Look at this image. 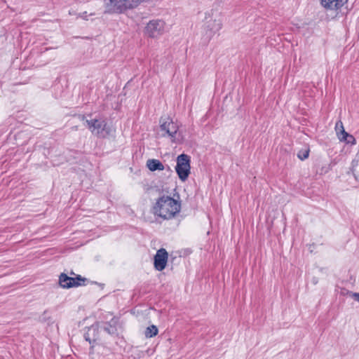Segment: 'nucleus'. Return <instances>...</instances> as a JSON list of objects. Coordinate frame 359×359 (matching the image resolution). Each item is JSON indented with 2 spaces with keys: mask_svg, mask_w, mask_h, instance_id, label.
Here are the masks:
<instances>
[{
  "mask_svg": "<svg viewBox=\"0 0 359 359\" xmlns=\"http://www.w3.org/2000/svg\"><path fill=\"white\" fill-rule=\"evenodd\" d=\"M165 23L161 20H150L145 27V34L151 38L158 37L165 32Z\"/></svg>",
  "mask_w": 359,
  "mask_h": 359,
  "instance_id": "obj_5",
  "label": "nucleus"
},
{
  "mask_svg": "<svg viewBox=\"0 0 359 359\" xmlns=\"http://www.w3.org/2000/svg\"><path fill=\"white\" fill-rule=\"evenodd\" d=\"M158 330L156 325H151L146 328L144 335L147 338H151L157 335Z\"/></svg>",
  "mask_w": 359,
  "mask_h": 359,
  "instance_id": "obj_13",
  "label": "nucleus"
},
{
  "mask_svg": "<svg viewBox=\"0 0 359 359\" xmlns=\"http://www.w3.org/2000/svg\"><path fill=\"white\" fill-rule=\"evenodd\" d=\"M161 130L164 132L163 136L168 137L172 142H179L180 139L177 137L179 127L176 123H175L170 118H161Z\"/></svg>",
  "mask_w": 359,
  "mask_h": 359,
  "instance_id": "obj_3",
  "label": "nucleus"
},
{
  "mask_svg": "<svg viewBox=\"0 0 359 359\" xmlns=\"http://www.w3.org/2000/svg\"><path fill=\"white\" fill-rule=\"evenodd\" d=\"M348 0H320L321 5L326 9L337 11L347 3Z\"/></svg>",
  "mask_w": 359,
  "mask_h": 359,
  "instance_id": "obj_9",
  "label": "nucleus"
},
{
  "mask_svg": "<svg viewBox=\"0 0 359 359\" xmlns=\"http://www.w3.org/2000/svg\"><path fill=\"white\" fill-rule=\"evenodd\" d=\"M95 332V329L94 328H90L88 330V331L84 334V338L85 339L88 341L90 344H92V342H95V339H91L90 338V332Z\"/></svg>",
  "mask_w": 359,
  "mask_h": 359,
  "instance_id": "obj_15",
  "label": "nucleus"
},
{
  "mask_svg": "<svg viewBox=\"0 0 359 359\" xmlns=\"http://www.w3.org/2000/svg\"><path fill=\"white\" fill-rule=\"evenodd\" d=\"M147 166L151 171L163 170L164 165L157 159H149L147 161Z\"/></svg>",
  "mask_w": 359,
  "mask_h": 359,
  "instance_id": "obj_11",
  "label": "nucleus"
},
{
  "mask_svg": "<svg viewBox=\"0 0 359 359\" xmlns=\"http://www.w3.org/2000/svg\"><path fill=\"white\" fill-rule=\"evenodd\" d=\"M190 169V157L184 154L179 155L177 158L175 170L182 181H185L188 178Z\"/></svg>",
  "mask_w": 359,
  "mask_h": 359,
  "instance_id": "obj_4",
  "label": "nucleus"
},
{
  "mask_svg": "<svg viewBox=\"0 0 359 359\" xmlns=\"http://www.w3.org/2000/svg\"><path fill=\"white\" fill-rule=\"evenodd\" d=\"M79 280H85L80 275L76 278H72L67 276L65 273H61L59 277L60 285L63 288H70L73 287H78L81 285Z\"/></svg>",
  "mask_w": 359,
  "mask_h": 359,
  "instance_id": "obj_7",
  "label": "nucleus"
},
{
  "mask_svg": "<svg viewBox=\"0 0 359 359\" xmlns=\"http://www.w3.org/2000/svg\"><path fill=\"white\" fill-rule=\"evenodd\" d=\"M340 125L341 128V136H339V139L340 141L346 142L347 144H351V145H355L356 144V140L355 137L352 135L346 133L344 128L343 123L340 122L337 124Z\"/></svg>",
  "mask_w": 359,
  "mask_h": 359,
  "instance_id": "obj_10",
  "label": "nucleus"
},
{
  "mask_svg": "<svg viewBox=\"0 0 359 359\" xmlns=\"http://www.w3.org/2000/svg\"><path fill=\"white\" fill-rule=\"evenodd\" d=\"M309 149L301 150L298 152L297 156L300 160L303 161V160L306 159L309 157Z\"/></svg>",
  "mask_w": 359,
  "mask_h": 359,
  "instance_id": "obj_14",
  "label": "nucleus"
},
{
  "mask_svg": "<svg viewBox=\"0 0 359 359\" xmlns=\"http://www.w3.org/2000/svg\"><path fill=\"white\" fill-rule=\"evenodd\" d=\"M102 328L104 332L111 335L115 334L117 331L116 327L115 326L114 324H111V323H103Z\"/></svg>",
  "mask_w": 359,
  "mask_h": 359,
  "instance_id": "obj_12",
  "label": "nucleus"
},
{
  "mask_svg": "<svg viewBox=\"0 0 359 359\" xmlns=\"http://www.w3.org/2000/svg\"><path fill=\"white\" fill-rule=\"evenodd\" d=\"M353 297L355 301L359 302V293H356V292L353 293Z\"/></svg>",
  "mask_w": 359,
  "mask_h": 359,
  "instance_id": "obj_18",
  "label": "nucleus"
},
{
  "mask_svg": "<svg viewBox=\"0 0 359 359\" xmlns=\"http://www.w3.org/2000/svg\"><path fill=\"white\" fill-rule=\"evenodd\" d=\"M86 123L88 128L92 132V133L98 137H104V132L107 126L104 121L95 118L86 120Z\"/></svg>",
  "mask_w": 359,
  "mask_h": 359,
  "instance_id": "obj_6",
  "label": "nucleus"
},
{
  "mask_svg": "<svg viewBox=\"0 0 359 359\" xmlns=\"http://www.w3.org/2000/svg\"><path fill=\"white\" fill-rule=\"evenodd\" d=\"M79 17L81 18H83L84 20H88V18H87V17H88L87 12L85 11V12H83L81 13H79Z\"/></svg>",
  "mask_w": 359,
  "mask_h": 359,
  "instance_id": "obj_17",
  "label": "nucleus"
},
{
  "mask_svg": "<svg viewBox=\"0 0 359 359\" xmlns=\"http://www.w3.org/2000/svg\"><path fill=\"white\" fill-rule=\"evenodd\" d=\"M180 201L168 196L159 197L153 207L154 213L164 219H170L180 212Z\"/></svg>",
  "mask_w": 359,
  "mask_h": 359,
  "instance_id": "obj_1",
  "label": "nucleus"
},
{
  "mask_svg": "<svg viewBox=\"0 0 359 359\" xmlns=\"http://www.w3.org/2000/svg\"><path fill=\"white\" fill-rule=\"evenodd\" d=\"M168 254L164 248L159 249L154 256V267L157 271H163L168 262Z\"/></svg>",
  "mask_w": 359,
  "mask_h": 359,
  "instance_id": "obj_8",
  "label": "nucleus"
},
{
  "mask_svg": "<svg viewBox=\"0 0 359 359\" xmlns=\"http://www.w3.org/2000/svg\"><path fill=\"white\" fill-rule=\"evenodd\" d=\"M145 0H104V13L122 14L137 7Z\"/></svg>",
  "mask_w": 359,
  "mask_h": 359,
  "instance_id": "obj_2",
  "label": "nucleus"
},
{
  "mask_svg": "<svg viewBox=\"0 0 359 359\" xmlns=\"http://www.w3.org/2000/svg\"><path fill=\"white\" fill-rule=\"evenodd\" d=\"M341 122V121H338L337 123H336V125H335V130H336V132H337V136H341V128H340V125H337L339 123Z\"/></svg>",
  "mask_w": 359,
  "mask_h": 359,
  "instance_id": "obj_16",
  "label": "nucleus"
}]
</instances>
